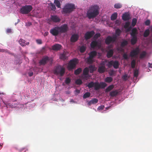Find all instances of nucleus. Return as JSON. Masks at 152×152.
Wrapping results in <instances>:
<instances>
[{
  "label": "nucleus",
  "instance_id": "f257e3e1",
  "mask_svg": "<svg viewBox=\"0 0 152 152\" xmlns=\"http://www.w3.org/2000/svg\"><path fill=\"white\" fill-rule=\"evenodd\" d=\"M99 13V7L97 5H94L89 8L87 11V16L89 19H91L96 17Z\"/></svg>",
  "mask_w": 152,
  "mask_h": 152
},
{
  "label": "nucleus",
  "instance_id": "f03ea898",
  "mask_svg": "<svg viewBox=\"0 0 152 152\" xmlns=\"http://www.w3.org/2000/svg\"><path fill=\"white\" fill-rule=\"evenodd\" d=\"M107 86V84L104 82H99L96 81L95 82L91 81L89 83L87 86L89 88H94L95 91H98L100 89H104Z\"/></svg>",
  "mask_w": 152,
  "mask_h": 152
},
{
  "label": "nucleus",
  "instance_id": "7ed1b4c3",
  "mask_svg": "<svg viewBox=\"0 0 152 152\" xmlns=\"http://www.w3.org/2000/svg\"><path fill=\"white\" fill-rule=\"evenodd\" d=\"M53 72L55 75L62 77L65 73V69L61 66L59 65L55 67Z\"/></svg>",
  "mask_w": 152,
  "mask_h": 152
},
{
  "label": "nucleus",
  "instance_id": "20e7f679",
  "mask_svg": "<svg viewBox=\"0 0 152 152\" xmlns=\"http://www.w3.org/2000/svg\"><path fill=\"white\" fill-rule=\"evenodd\" d=\"M75 9V5L70 4H67L63 8V13L64 14L70 13Z\"/></svg>",
  "mask_w": 152,
  "mask_h": 152
},
{
  "label": "nucleus",
  "instance_id": "39448f33",
  "mask_svg": "<svg viewBox=\"0 0 152 152\" xmlns=\"http://www.w3.org/2000/svg\"><path fill=\"white\" fill-rule=\"evenodd\" d=\"M32 7L31 5H26L21 8L20 12L22 14H26L29 13L32 10Z\"/></svg>",
  "mask_w": 152,
  "mask_h": 152
},
{
  "label": "nucleus",
  "instance_id": "423d86ee",
  "mask_svg": "<svg viewBox=\"0 0 152 152\" xmlns=\"http://www.w3.org/2000/svg\"><path fill=\"white\" fill-rule=\"evenodd\" d=\"M97 54V53L96 51H93L90 53L88 55L89 56L86 58L87 63L89 64H92L93 62V58Z\"/></svg>",
  "mask_w": 152,
  "mask_h": 152
},
{
  "label": "nucleus",
  "instance_id": "0eeeda50",
  "mask_svg": "<svg viewBox=\"0 0 152 152\" xmlns=\"http://www.w3.org/2000/svg\"><path fill=\"white\" fill-rule=\"evenodd\" d=\"M77 59H74L70 60L68 63L67 68L68 70H71L74 69L77 63Z\"/></svg>",
  "mask_w": 152,
  "mask_h": 152
},
{
  "label": "nucleus",
  "instance_id": "6e6552de",
  "mask_svg": "<svg viewBox=\"0 0 152 152\" xmlns=\"http://www.w3.org/2000/svg\"><path fill=\"white\" fill-rule=\"evenodd\" d=\"M107 65L109 68L111 67L112 66H113V67L115 69H117L119 67V62L117 61H111L108 62Z\"/></svg>",
  "mask_w": 152,
  "mask_h": 152
},
{
  "label": "nucleus",
  "instance_id": "1a4fd4ad",
  "mask_svg": "<svg viewBox=\"0 0 152 152\" xmlns=\"http://www.w3.org/2000/svg\"><path fill=\"white\" fill-rule=\"evenodd\" d=\"M116 39L117 37L116 36L111 37L108 36L105 40V43L108 45L111 43H113L116 41Z\"/></svg>",
  "mask_w": 152,
  "mask_h": 152
},
{
  "label": "nucleus",
  "instance_id": "9d476101",
  "mask_svg": "<svg viewBox=\"0 0 152 152\" xmlns=\"http://www.w3.org/2000/svg\"><path fill=\"white\" fill-rule=\"evenodd\" d=\"M50 33L54 36H57L60 33L58 26L51 29L50 30Z\"/></svg>",
  "mask_w": 152,
  "mask_h": 152
},
{
  "label": "nucleus",
  "instance_id": "9b49d317",
  "mask_svg": "<svg viewBox=\"0 0 152 152\" xmlns=\"http://www.w3.org/2000/svg\"><path fill=\"white\" fill-rule=\"evenodd\" d=\"M60 33H64L66 32L69 29L68 25L66 24H64L61 26H58Z\"/></svg>",
  "mask_w": 152,
  "mask_h": 152
},
{
  "label": "nucleus",
  "instance_id": "f8f14e48",
  "mask_svg": "<svg viewBox=\"0 0 152 152\" xmlns=\"http://www.w3.org/2000/svg\"><path fill=\"white\" fill-rule=\"evenodd\" d=\"M50 60V59L47 56L43 57L42 59L40 60L39 63L40 65H45Z\"/></svg>",
  "mask_w": 152,
  "mask_h": 152
},
{
  "label": "nucleus",
  "instance_id": "ddd939ff",
  "mask_svg": "<svg viewBox=\"0 0 152 152\" xmlns=\"http://www.w3.org/2000/svg\"><path fill=\"white\" fill-rule=\"evenodd\" d=\"M94 32L93 31L87 32L85 35V38L86 39L88 40L91 38L94 35Z\"/></svg>",
  "mask_w": 152,
  "mask_h": 152
},
{
  "label": "nucleus",
  "instance_id": "4468645a",
  "mask_svg": "<svg viewBox=\"0 0 152 152\" xmlns=\"http://www.w3.org/2000/svg\"><path fill=\"white\" fill-rule=\"evenodd\" d=\"M140 49L138 48H136L130 53V55L132 57H134L137 55L140 52Z\"/></svg>",
  "mask_w": 152,
  "mask_h": 152
},
{
  "label": "nucleus",
  "instance_id": "2eb2a0df",
  "mask_svg": "<svg viewBox=\"0 0 152 152\" xmlns=\"http://www.w3.org/2000/svg\"><path fill=\"white\" fill-rule=\"evenodd\" d=\"M51 20L54 22H59L61 21L60 19L57 15H51L50 18Z\"/></svg>",
  "mask_w": 152,
  "mask_h": 152
},
{
  "label": "nucleus",
  "instance_id": "dca6fc26",
  "mask_svg": "<svg viewBox=\"0 0 152 152\" xmlns=\"http://www.w3.org/2000/svg\"><path fill=\"white\" fill-rule=\"evenodd\" d=\"M78 38L79 36L77 34H74L70 38V41L72 42H75L78 40Z\"/></svg>",
  "mask_w": 152,
  "mask_h": 152
},
{
  "label": "nucleus",
  "instance_id": "f3484780",
  "mask_svg": "<svg viewBox=\"0 0 152 152\" xmlns=\"http://www.w3.org/2000/svg\"><path fill=\"white\" fill-rule=\"evenodd\" d=\"M18 42L22 47L25 46L26 45H28L29 44V42H26L25 40L22 39H20L18 41Z\"/></svg>",
  "mask_w": 152,
  "mask_h": 152
},
{
  "label": "nucleus",
  "instance_id": "a211bd4d",
  "mask_svg": "<svg viewBox=\"0 0 152 152\" xmlns=\"http://www.w3.org/2000/svg\"><path fill=\"white\" fill-rule=\"evenodd\" d=\"M89 71V69L87 67H86L84 69L83 72V75L84 76L83 78L87 79V75H88Z\"/></svg>",
  "mask_w": 152,
  "mask_h": 152
},
{
  "label": "nucleus",
  "instance_id": "6ab92c4d",
  "mask_svg": "<svg viewBox=\"0 0 152 152\" xmlns=\"http://www.w3.org/2000/svg\"><path fill=\"white\" fill-rule=\"evenodd\" d=\"M62 47V46L59 44H56L53 45L52 47L53 50L55 51H58L60 50Z\"/></svg>",
  "mask_w": 152,
  "mask_h": 152
},
{
  "label": "nucleus",
  "instance_id": "aec40b11",
  "mask_svg": "<svg viewBox=\"0 0 152 152\" xmlns=\"http://www.w3.org/2000/svg\"><path fill=\"white\" fill-rule=\"evenodd\" d=\"M122 19L125 21L129 20L130 19V14L126 12L125 13L122 15Z\"/></svg>",
  "mask_w": 152,
  "mask_h": 152
},
{
  "label": "nucleus",
  "instance_id": "412c9836",
  "mask_svg": "<svg viewBox=\"0 0 152 152\" xmlns=\"http://www.w3.org/2000/svg\"><path fill=\"white\" fill-rule=\"evenodd\" d=\"M106 69L105 66H99L98 69V72L100 73H104Z\"/></svg>",
  "mask_w": 152,
  "mask_h": 152
},
{
  "label": "nucleus",
  "instance_id": "4be33fe9",
  "mask_svg": "<svg viewBox=\"0 0 152 152\" xmlns=\"http://www.w3.org/2000/svg\"><path fill=\"white\" fill-rule=\"evenodd\" d=\"M137 34L138 32L137 28H134L132 30V32L130 33V35L132 37H137L136 35Z\"/></svg>",
  "mask_w": 152,
  "mask_h": 152
},
{
  "label": "nucleus",
  "instance_id": "5701e85b",
  "mask_svg": "<svg viewBox=\"0 0 152 152\" xmlns=\"http://www.w3.org/2000/svg\"><path fill=\"white\" fill-rule=\"evenodd\" d=\"M98 45V42L96 41H93L91 42L90 44L91 48L93 49H94Z\"/></svg>",
  "mask_w": 152,
  "mask_h": 152
},
{
  "label": "nucleus",
  "instance_id": "b1692460",
  "mask_svg": "<svg viewBox=\"0 0 152 152\" xmlns=\"http://www.w3.org/2000/svg\"><path fill=\"white\" fill-rule=\"evenodd\" d=\"M98 102V100L97 99H94L91 100H90L88 102V104L89 105H91L92 104H95L97 103Z\"/></svg>",
  "mask_w": 152,
  "mask_h": 152
},
{
  "label": "nucleus",
  "instance_id": "393cba45",
  "mask_svg": "<svg viewBox=\"0 0 152 152\" xmlns=\"http://www.w3.org/2000/svg\"><path fill=\"white\" fill-rule=\"evenodd\" d=\"M118 93V90H113L110 92V95L111 97H114L117 95Z\"/></svg>",
  "mask_w": 152,
  "mask_h": 152
},
{
  "label": "nucleus",
  "instance_id": "a878e982",
  "mask_svg": "<svg viewBox=\"0 0 152 152\" xmlns=\"http://www.w3.org/2000/svg\"><path fill=\"white\" fill-rule=\"evenodd\" d=\"M113 50L112 49L109 50L107 53V57L108 58H110L113 55Z\"/></svg>",
  "mask_w": 152,
  "mask_h": 152
},
{
  "label": "nucleus",
  "instance_id": "bb28decb",
  "mask_svg": "<svg viewBox=\"0 0 152 152\" xmlns=\"http://www.w3.org/2000/svg\"><path fill=\"white\" fill-rule=\"evenodd\" d=\"M88 68L90 73H93L94 71L96 70V68L95 66L92 65H90Z\"/></svg>",
  "mask_w": 152,
  "mask_h": 152
},
{
  "label": "nucleus",
  "instance_id": "cd10ccee",
  "mask_svg": "<svg viewBox=\"0 0 152 152\" xmlns=\"http://www.w3.org/2000/svg\"><path fill=\"white\" fill-rule=\"evenodd\" d=\"M114 87V86L113 84L109 85L105 89V92H108L112 90Z\"/></svg>",
  "mask_w": 152,
  "mask_h": 152
},
{
  "label": "nucleus",
  "instance_id": "c85d7f7f",
  "mask_svg": "<svg viewBox=\"0 0 152 152\" xmlns=\"http://www.w3.org/2000/svg\"><path fill=\"white\" fill-rule=\"evenodd\" d=\"M137 41V37H132V38L131 39V43L132 45L135 44Z\"/></svg>",
  "mask_w": 152,
  "mask_h": 152
},
{
  "label": "nucleus",
  "instance_id": "c756f323",
  "mask_svg": "<svg viewBox=\"0 0 152 152\" xmlns=\"http://www.w3.org/2000/svg\"><path fill=\"white\" fill-rule=\"evenodd\" d=\"M67 58L66 53L65 52H64L62 54H60V58L64 60L66 59Z\"/></svg>",
  "mask_w": 152,
  "mask_h": 152
},
{
  "label": "nucleus",
  "instance_id": "7c9ffc66",
  "mask_svg": "<svg viewBox=\"0 0 152 152\" xmlns=\"http://www.w3.org/2000/svg\"><path fill=\"white\" fill-rule=\"evenodd\" d=\"M113 80V78L110 77H106L104 79L105 82L107 83L111 82Z\"/></svg>",
  "mask_w": 152,
  "mask_h": 152
},
{
  "label": "nucleus",
  "instance_id": "2f4dec72",
  "mask_svg": "<svg viewBox=\"0 0 152 152\" xmlns=\"http://www.w3.org/2000/svg\"><path fill=\"white\" fill-rule=\"evenodd\" d=\"M118 14L117 12L113 13L111 16V19L112 20H115L117 18Z\"/></svg>",
  "mask_w": 152,
  "mask_h": 152
},
{
  "label": "nucleus",
  "instance_id": "473e14b6",
  "mask_svg": "<svg viewBox=\"0 0 152 152\" xmlns=\"http://www.w3.org/2000/svg\"><path fill=\"white\" fill-rule=\"evenodd\" d=\"M150 34V31L149 29H147L146 30L143 34V36L145 37H148L149 35Z\"/></svg>",
  "mask_w": 152,
  "mask_h": 152
},
{
  "label": "nucleus",
  "instance_id": "72a5a7b5",
  "mask_svg": "<svg viewBox=\"0 0 152 152\" xmlns=\"http://www.w3.org/2000/svg\"><path fill=\"white\" fill-rule=\"evenodd\" d=\"M128 44V42L127 41L124 40L122 42L121 44V46L122 48H124L125 46L127 45Z\"/></svg>",
  "mask_w": 152,
  "mask_h": 152
},
{
  "label": "nucleus",
  "instance_id": "f704fd0d",
  "mask_svg": "<svg viewBox=\"0 0 152 152\" xmlns=\"http://www.w3.org/2000/svg\"><path fill=\"white\" fill-rule=\"evenodd\" d=\"M91 96V93L89 92H87L85 93L83 96V98L84 99L89 97Z\"/></svg>",
  "mask_w": 152,
  "mask_h": 152
},
{
  "label": "nucleus",
  "instance_id": "c9c22d12",
  "mask_svg": "<svg viewBox=\"0 0 152 152\" xmlns=\"http://www.w3.org/2000/svg\"><path fill=\"white\" fill-rule=\"evenodd\" d=\"M82 69L81 68H79L75 71L74 73L76 75H77L80 74L82 72Z\"/></svg>",
  "mask_w": 152,
  "mask_h": 152
},
{
  "label": "nucleus",
  "instance_id": "e433bc0d",
  "mask_svg": "<svg viewBox=\"0 0 152 152\" xmlns=\"http://www.w3.org/2000/svg\"><path fill=\"white\" fill-rule=\"evenodd\" d=\"M54 3L58 8H61V4L60 1L58 0H54Z\"/></svg>",
  "mask_w": 152,
  "mask_h": 152
},
{
  "label": "nucleus",
  "instance_id": "4c0bfd02",
  "mask_svg": "<svg viewBox=\"0 0 152 152\" xmlns=\"http://www.w3.org/2000/svg\"><path fill=\"white\" fill-rule=\"evenodd\" d=\"M137 21V19L135 18H133L132 19V26L133 27H134L136 25Z\"/></svg>",
  "mask_w": 152,
  "mask_h": 152
},
{
  "label": "nucleus",
  "instance_id": "58836bf2",
  "mask_svg": "<svg viewBox=\"0 0 152 152\" xmlns=\"http://www.w3.org/2000/svg\"><path fill=\"white\" fill-rule=\"evenodd\" d=\"M122 7V5L121 4L118 3L115 4L114 6V7L116 9H119L121 8Z\"/></svg>",
  "mask_w": 152,
  "mask_h": 152
},
{
  "label": "nucleus",
  "instance_id": "ea45409f",
  "mask_svg": "<svg viewBox=\"0 0 152 152\" xmlns=\"http://www.w3.org/2000/svg\"><path fill=\"white\" fill-rule=\"evenodd\" d=\"M146 52L145 51H143L140 55V58H144L146 55Z\"/></svg>",
  "mask_w": 152,
  "mask_h": 152
},
{
  "label": "nucleus",
  "instance_id": "a19ab883",
  "mask_svg": "<svg viewBox=\"0 0 152 152\" xmlns=\"http://www.w3.org/2000/svg\"><path fill=\"white\" fill-rule=\"evenodd\" d=\"M86 49V48L85 46H82L80 48V50L81 53H83L85 51Z\"/></svg>",
  "mask_w": 152,
  "mask_h": 152
},
{
  "label": "nucleus",
  "instance_id": "79ce46f5",
  "mask_svg": "<svg viewBox=\"0 0 152 152\" xmlns=\"http://www.w3.org/2000/svg\"><path fill=\"white\" fill-rule=\"evenodd\" d=\"M136 65V61L135 60L133 59L131 61V66L132 68H134L135 67Z\"/></svg>",
  "mask_w": 152,
  "mask_h": 152
},
{
  "label": "nucleus",
  "instance_id": "37998d69",
  "mask_svg": "<svg viewBox=\"0 0 152 152\" xmlns=\"http://www.w3.org/2000/svg\"><path fill=\"white\" fill-rule=\"evenodd\" d=\"M75 83L78 85H80L83 83L82 80L80 79H78L75 81Z\"/></svg>",
  "mask_w": 152,
  "mask_h": 152
},
{
  "label": "nucleus",
  "instance_id": "c03bdc74",
  "mask_svg": "<svg viewBox=\"0 0 152 152\" xmlns=\"http://www.w3.org/2000/svg\"><path fill=\"white\" fill-rule=\"evenodd\" d=\"M138 70L137 69L134 70V77H137L138 75Z\"/></svg>",
  "mask_w": 152,
  "mask_h": 152
},
{
  "label": "nucleus",
  "instance_id": "a18cd8bd",
  "mask_svg": "<svg viewBox=\"0 0 152 152\" xmlns=\"http://www.w3.org/2000/svg\"><path fill=\"white\" fill-rule=\"evenodd\" d=\"M51 9L53 11H55L56 10V7L54 4L53 3H51Z\"/></svg>",
  "mask_w": 152,
  "mask_h": 152
},
{
  "label": "nucleus",
  "instance_id": "49530a36",
  "mask_svg": "<svg viewBox=\"0 0 152 152\" xmlns=\"http://www.w3.org/2000/svg\"><path fill=\"white\" fill-rule=\"evenodd\" d=\"M71 82V80L69 78H67L65 80V83L66 84H69Z\"/></svg>",
  "mask_w": 152,
  "mask_h": 152
},
{
  "label": "nucleus",
  "instance_id": "de8ad7c7",
  "mask_svg": "<svg viewBox=\"0 0 152 152\" xmlns=\"http://www.w3.org/2000/svg\"><path fill=\"white\" fill-rule=\"evenodd\" d=\"M121 31L119 29H117L115 31L116 34L118 36H119L121 34Z\"/></svg>",
  "mask_w": 152,
  "mask_h": 152
},
{
  "label": "nucleus",
  "instance_id": "09e8293b",
  "mask_svg": "<svg viewBox=\"0 0 152 152\" xmlns=\"http://www.w3.org/2000/svg\"><path fill=\"white\" fill-rule=\"evenodd\" d=\"M150 21L149 20H147L145 22V24L147 26H148L150 25Z\"/></svg>",
  "mask_w": 152,
  "mask_h": 152
},
{
  "label": "nucleus",
  "instance_id": "8fccbe9b",
  "mask_svg": "<svg viewBox=\"0 0 152 152\" xmlns=\"http://www.w3.org/2000/svg\"><path fill=\"white\" fill-rule=\"evenodd\" d=\"M130 23L129 22H127L124 25V28H128L129 25H130Z\"/></svg>",
  "mask_w": 152,
  "mask_h": 152
},
{
  "label": "nucleus",
  "instance_id": "3c124183",
  "mask_svg": "<svg viewBox=\"0 0 152 152\" xmlns=\"http://www.w3.org/2000/svg\"><path fill=\"white\" fill-rule=\"evenodd\" d=\"M109 73L110 75L111 76H112L113 75L115 74V73L113 70H111L109 71Z\"/></svg>",
  "mask_w": 152,
  "mask_h": 152
},
{
  "label": "nucleus",
  "instance_id": "603ef678",
  "mask_svg": "<svg viewBox=\"0 0 152 152\" xmlns=\"http://www.w3.org/2000/svg\"><path fill=\"white\" fill-rule=\"evenodd\" d=\"M121 22L119 20H117L115 21V24L118 26L119 25L121 24Z\"/></svg>",
  "mask_w": 152,
  "mask_h": 152
},
{
  "label": "nucleus",
  "instance_id": "864d4df0",
  "mask_svg": "<svg viewBox=\"0 0 152 152\" xmlns=\"http://www.w3.org/2000/svg\"><path fill=\"white\" fill-rule=\"evenodd\" d=\"M123 57L125 59H127L128 58V55L126 53H124Z\"/></svg>",
  "mask_w": 152,
  "mask_h": 152
},
{
  "label": "nucleus",
  "instance_id": "5fc2aeb1",
  "mask_svg": "<svg viewBox=\"0 0 152 152\" xmlns=\"http://www.w3.org/2000/svg\"><path fill=\"white\" fill-rule=\"evenodd\" d=\"M36 42L38 44H41L42 43V41L40 39H37L36 40Z\"/></svg>",
  "mask_w": 152,
  "mask_h": 152
},
{
  "label": "nucleus",
  "instance_id": "6e6d98bb",
  "mask_svg": "<svg viewBox=\"0 0 152 152\" xmlns=\"http://www.w3.org/2000/svg\"><path fill=\"white\" fill-rule=\"evenodd\" d=\"M117 50L118 51L120 52L124 51V49L121 48H117Z\"/></svg>",
  "mask_w": 152,
  "mask_h": 152
},
{
  "label": "nucleus",
  "instance_id": "4d7b16f0",
  "mask_svg": "<svg viewBox=\"0 0 152 152\" xmlns=\"http://www.w3.org/2000/svg\"><path fill=\"white\" fill-rule=\"evenodd\" d=\"M105 61H102L101 62L100 64V65L101 66H105Z\"/></svg>",
  "mask_w": 152,
  "mask_h": 152
},
{
  "label": "nucleus",
  "instance_id": "13d9d810",
  "mask_svg": "<svg viewBox=\"0 0 152 152\" xmlns=\"http://www.w3.org/2000/svg\"><path fill=\"white\" fill-rule=\"evenodd\" d=\"M104 106L103 105H101L100 106H99L98 108V109L99 110H102L104 109Z\"/></svg>",
  "mask_w": 152,
  "mask_h": 152
},
{
  "label": "nucleus",
  "instance_id": "bf43d9fd",
  "mask_svg": "<svg viewBox=\"0 0 152 152\" xmlns=\"http://www.w3.org/2000/svg\"><path fill=\"white\" fill-rule=\"evenodd\" d=\"M100 36V34H96L94 35V37L96 38H98Z\"/></svg>",
  "mask_w": 152,
  "mask_h": 152
},
{
  "label": "nucleus",
  "instance_id": "052dcab7",
  "mask_svg": "<svg viewBox=\"0 0 152 152\" xmlns=\"http://www.w3.org/2000/svg\"><path fill=\"white\" fill-rule=\"evenodd\" d=\"M33 73L32 72L29 73L28 75L30 77H31L33 75Z\"/></svg>",
  "mask_w": 152,
  "mask_h": 152
},
{
  "label": "nucleus",
  "instance_id": "680f3d73",
  "mask_svg": "<svg viewBox=\"0 0 152 152\" xmlns=\"http://www.w3.org/2000/svg\"><path fill=\"white\" fill-rule=\"evenodd\" d=\"M48 34V32H45L44 34V36H47Z\"/></svg>",
  "mask_w": 152,
  "mask_h": 152
},
{
  "label": "nucleus",
  "instance_id": "e2e57ef3",
  "mask_svg": "<svg viewBox=\"0 0 152 152\" xmlns=\"http://www.w3.org/2000/svg\"><path fill=\"white\" fill-rule=\"evenodd\" d=\"M126 77H127V76L126 75H124L123 76V79H124V80H126Z\"/></svg>",
  "mask_w": 152,
  "mask_h": 152
},
{
  "label": "nucleus",
  "instance_id": "0e129e2a",
  "mask_svg": "<svg viewBox=\"0 0 152 152\" xmlns=\"http://www.w3.org/2000/svg\"><path fill=\"white\" fill-rule=\"evenodd\" d=\"M75 91H76V92H77V93H80V90H78V89H77V90H76Z\"/></svg>",
  "mask_w": 152,
  "mask_h": 152
},
{
  "label": "nucleus",
  "instance_id": "69168bd1",
  "mask_svg": "<svg viewBox=\"0 0 152 152\" xmlns=\"http://www.w3.org/2000/svg\"><path fill=\"white\" fill-rule=\"evenodd\" d=\"M149 66L150 67L152 68V64L149 63Z\"/></svg>",
  "mask_w": 152,
  "mask_h": 152
},
{
  "label": "nucleus",
  "instance_id": "338daca9",
  "mask_svg": "<svg viewBox=\"0 0 152 152\" xmlns=\"http://www.w3.org/2000/svg\"><path fill=\"white\" fill-rule=\"evenodd\" d=\"M7 33L10 32V29L8 28L7 30Z\"/></svg>",
  "mask_w": 152,
  "mask_h": 152
},
{
  "label": "nucleus",
  "instance_id": "774afa93",
  "mask_svg": "<svg viewBox=\"0 0 152 152\" xmlns=\"http://www.w3.org/2000/svg\"><path fill=\"white\" fill-rule=\"evenodd\" d=\"M20 22V20L19 19L18 20V22L17 23H16L15 24V25H16L17 23H18V22Z\"/></svg>",
  "mask_w": 152,
  "mask_h": 152
}]
</instances>
